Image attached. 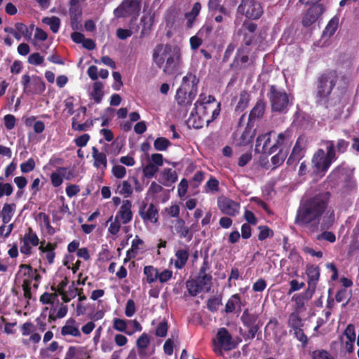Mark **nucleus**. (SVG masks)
<instances>
[{
  "mask_svg": "<svg viewBox=\"0 0 359 359\" xmlns=\"http://www.w3.org/2000/svg\"><path fill=\"white\" fill-rule=\"evenodd\" d=\"M331 194L329 191H321L305 199L297 211L295 224L309 229L311 232L330 229L334 222V212H327Z\"/></svg>",
  "mask_w": 359,
  "mask_h": 359,
  "instance_id": "obj_1",
  "label": "nucleus"
},
{
  "mask_svg": "<svg viewBox=\"0 0 359 359\" xmlns=\"http://www.w3.org/2000/svg\"><path fill=\"white\" fill-rule=\"evenodd\" d=\"M194 105L188 123L197 129L203 128L204 123L208 125L216 119L221 110L220 102H216L213 95L206 97L204 94H201Z\"/></svg>",
  "mask_w": 359,
  "mask_h": 359,
  "instance_id": "obj_2",
  "label": "nucleus"
},
{
  "mask_svg": "<svg viewBox=\"0 0 359 359\" xmlns=\"http://www.w3.org/2000/svg\"><path fill=\"white\" fill-rule=\"evenodd\" d=\"M153 60L158 68L168 75L176 73L182 65L180 48L175 45H158L154 50Z\"/></svg>",
  "mask_w": 359,
  "mask_h": 359,
  "instance_id": "obj_3",
  "label": "nucleus"
},
{
  "mask_svg": "<svg viewBox=\"0 0 359 359\" xmlns=\"http://www.w3.org/2000/svg\"><path fill=\"white\" fill-rule=\"evenodd\" d=\"M339 75L337 70L327 69L320 74L315 81L314 96L318 105L328 107L330 97L337 86Z\"/></svg>",
  "mask_w": 359,
  "mask_h": 359,
  "instance_id": "obj_4",
  "label": "nucleus"
},
{
  "mask_svg": "<svg viewBox=\"0 0 359 359\" xmlns=\"http://www.w3.org/2000/svg\"><path fill=\"white\" fill-rule=\"evenodd\" d=\"M266 96L272 113L285 114L293 104L294 96L276 85L269 86Z\"/></svg>",
  "mask_w": 359,
  "mask_h": 359,
  "instance_id": "obj_5",
  "label": "nucleus"
},
{
  "mask_svg": "<svg viewBox=\"0 0 359 359\" xmlns=\"http://www.w3.org/2000/svg\"><path fill=\"white\" fill-rule=\"evenodd\" d=\"M332 142H327L326 152L323 149H318L313 155L311 163L315 172L320 176H324L332 163L334 162L338 156H334Z\"/></svg>",
  "mask_w": 359,
  "mask_h": 359,
  "instance_id": "obj_6",
  "label": "nucleus"
},
{
  "mask_svg": "<svg viewBox=\"0 0 359 359\" xmlns=\"http://www.w3.org/2000/svg\"><path fill=\"white\" fill-rule=\"evenodd\" d=\"M241 321L243 326L248 330L245 335H243L245 339H253L256 335L261 334L260 328L263 325L259 315L255 311L245 309L241 316Z\"/></svg>",
  "mask_w": 359,
  "mask_h": 359,
  "instance_id": "obj_7",
  "label": "nucleus"
},
{
  "mask_svg": "<svg viewBox=\"0 0 359 359\" xmlns=\"http://www.w3.org/2000/svg\"><path fill=\"white\" fill-rule=\"evenodd\" d=\"M21 84L23 93L26 95H41L46 90V83L42 78L34 75L31 78L28 74L22 75Z\"/></svg>",
  "mask_w": 359,
  "mask_h": 359,
  "instance_id": "obj_8",
  "label": "nucleus"
},
{
  "mask_svg": "<svg viewBox=\"0 0 359 359\" xmlns=\"http://www.w3.org/2000/svg\"><path fill=\"white\" fill-rule=\"evenodd\" d=\"M250 49L241 46L239 47L230 65V68L235 71H241L247 69L248 67L254 66L255 59L252 56L250 57Z\"/></svg>",
  "mask_w": 359,
  "mask_h": 359,
  "instance_id": "obj_9",
  "label": "nucleus"
},
{
  "mask_svg": "<svg viewBox=\"0 0 359 359\" xmlns=\"http://www.w3.org/2000/svg\"><path fill=\"white\" fill-rule=\"evenodd\" d=\"M142 0H123L117 8L114 10V15L116 18H126L130 16H137L141 11Z\"/></svg>",
  "mask_w": 359,
  "mask_h": 359,
  "instance_id": "obj_10",
  "label": "nucleus"
},
{
  "mask_svg": "<svg viewBox=\"0 0 359 359\" xmlns=\"http://www.w3.org/2000/svg\"><path fill=\"white\" fill-rule=\"evenodd\" d=\"M189 294L196 297L202 291L209 292L212 287V276H196L194 279L188 280L186 283Z\"/></svg>",
  "mask_w": 359,
  "mask_h": 359,
  "instance_id": "obj_11",
  "label": "nucleus"
},
{
  "mask_svg": "<svg viewBox=\"0 0 359 359\" xmlns=\"http://www.w3.org/2000/svg\"><path fill=\"white\" fill-rule=\"evenodd\" d=\"M238 12L248 19L257 20L263 15L261 4L256 0H241Z\"/></svg>",
  "mask_w": 359,
  "mask_h": 359,
  "instance_id": "obj_12",
  "label": "nucleus"
},
{
  "mask_svg": "<svg viewBox=\"0 0 359 359\" xmlns=\"http://www.w3.org/2000/svg\"><path fill=\"white\" fill-rule=\"evenodd\" d=\"M16 205L15 203H4L2 208L1 212H0V217H2L3 224L0 226V236H4L8 238L13 228L14 224H10L7 226V231L4 233L6 229V224H8L12 219Z\"/></svg>",
  "mask_w": 359,
  "mask_h": 359,
  "instance_id": "obj_13",
  "label": "nucleus"
},
{
  "mask_svg": "<svg viewBox=\"0 0 359 359\" xmlns=\"http://www.w3.org/2000/svg\"><path fill=\"white\" fill-rule=\"evenodd\" d=\"M292 142V132L291 130L287 129L278 135L276 143L269 149V154L275 153L278 149L289 153Z\"/></svg>",
  "mask_w": 359,
  "mask_h": 359,
  "instance_id": "obj_14",
  "label": "nucleus"
},
{
  "mask_svg": "<svg viewBox=\"0 0 359 359\" xmlns=\"http://www.w3.org/2000/svg\"><path fill=\"white\" fill-rule=\"evenodd\" d=\"M257 29V25L252 22L245 21L243 23L242 29L238 31V34H243V42L244 47H248L257 43L255 32Z\"/></svg>",
  "mask_w": 359,
  "mask_h": 359,
  "instance_id": "obj_15",
  "label": "nucleus"
},
{
  "mask_svg": "<svg viewBox=\"0 0 359 359\" xmlns=\"http://www.w3.org/2000/svg\"><path fill=\"white\" fill-rule=\"evenodd\" d=\"M22 245L20 250L22 254L30 255L32 252V246H37L41 242L36 233L33 231L32 228L29 227L27 232L25 233L22 238Z\"/></svg>",
  "mask_w": 359,
  "mask_h": 359,
  "instance_id": "obj_16",
  "label": "nucleus"
},
{
  "mask_svg": "<svg viewBox=\"0 0 359 359\" xmlns=\"http://www.w3.org/2000/svg\"><path fill=\"white\" fill-rule=\"evenodd\" d=\"M138 212L144 222L156 223L158 221V210L153 203L148 204L143 201L139 208Z\"/></svg>",
  "mask_w": 359,
  "mask_h": 359,
  "instance_id": "obj_17",
  "label": "nucleus"
},
{
  "mask_svg": "<svg viewBox=\"0 0 359 359\" xmlns=\"http://www.w3.org/2000/svg\"><path fill=\"white\" fill-rule=\"evenodd\" d=\"M196 94L195 92H189L187 90L179 88L175 95V100L180 107L181 110L184 111V115L188 112V107L191 105Z\"/></svg>",
  "mask_w": 359,
  "mask_h": 359,
  "instance_id": "obj_18",
  "label": "nucleus"
},
{
  "mask_svg": "<svg viewBox=\"0 0 359 359\" xmlns=\"http://www.w3.org/2000/svg\"><path fill=\"white\" fill-rule=\"evenodd\" d=\"M324 8L322 4H313L306 11L302 19V25L304 27H308L313 25L320 15L323 13Z\"/></svg>",
  "mask_w": 359,
  "mask_h": 359,
  "instance_id": "obj_19",
  "label": "nucleus"
},
{
  "mask_svg": "<svg viewBox=\"0 0 359 359\" xmlns=\"http://www.w3.org/2000/svg\"><path fill=\"white\" fill-rule=\"evenodd\" d=\"M350 170L351 169L345 163H342L332 170L327 176V180L329 182H331L332 185H338L341 182L344 180L343 178L346 177L347 173H350Z\"/></svg>",
  "mask_w": 359,
  "mask_h": 359,
  "instance_id": "obj_20",
  "label": "nucleus"
},
{
  "mask_svg": "<svg viewBox=\"0 0 359 359\" xmlns=\"http://www.w3.org/2000/svg\"><path fill=\"white\" fill-rule=\"evenodd\" d=\"M217 340L218 345L225 351H230L235 348V344L232 341V337L225 327H222L218 330Z\"/></svg>",
  "mask_w": 359,
  "mask_h": 359,
  "instance_id": "obj_21",
  "label": "nucleus"
},
{
  "mask_svg": "<svg viewBox=\"0 0 359 359\" xmlns=\"http://www.w3.org/2000/svg\"><path fill=\"white\" fill-rule=\"evenodd\" d=\"M132 203L129 200H124L117 212L115 218L122 224H128L133 219Z\"/></svg>",
  "mask_w": 359,
  "mask_h": 359,
  "instance_id": "obj_22",
  "label": "nucleus"
},
{
  "mask_svg": "<svg viewBox=\"0 0 359 359\" xmlns=\"http://www.w3.org/2000/svg\"><path fill=\"white\" fill-rule=\"evenodd\" d=\"M266 107V102L262 97L257 99L255 106L250 111L248 122L254 124V121L262 118L265 114Z\"/></svg>",
  "mask_w": 359,
  "mask_h": 359,
  "instance_id": "obj_23",
  "label": "nucleus"
},
{
  "mask_svg": "<svg viewBox=\"0 0 359 359\" xmlns=\"http://www.w3.org/2000/svg\"><path fill=\"white\" fill-rule=\"evenodd\" d=\"M304 154L305 151L302 144L301 143V138L299 137L287 160V164L288 165L296 166L297 163L304 156Z\"/></svg>",
  "mask_w": 359,
  "mask_h": 359,
  "instance_id": "obj_24",
  "label": "nucleus"
},
{
  "mask_svg": "<svg viewBox=\"0 0 359 359\" xmlns=\"http://www.w3.org/2000/svg\"><path fill=\"white\" fill-rule=\"evenodd\" d=\"M218 207L222 213L235 216L238 212L239 205L235 201L225 198L222 201H218Z\"/></svg>",
  "mask_w": 359,
  "mask_h": 359,
  "instance_id": "obj_25",
  "label": "nucleus"
},
{
  "mask_svg": "<svg viewBox=\"0 0 359 359\" xmlns=\"http://www.w3.org/2000/svg\"><path fill=\"white\" fill-rule=\"evenodd\" d=\"M306 273L308 276V290H311L310 296H312L319 280L320 269L317 266L312 265L307 267Z\"/></svg>",
  "mask_w": 359,
  "mask_h": 359,
  "instance_id": "obj_26",
  "label": "nucleus"
},
{
  "mask_svg": "<svg viewBox=\"0 0 359 359\" xmlns=\"http://www.w3.org/2000/svg\"><path fill=\"white\" fill-rule=\"evenodd\" d=\"M199 79L197 76L191 72H188L186 76L182 79V83L180 86V88L187 90L189 92H195L197 94L198 83Z\"/></svg>",
  "mask_w": 359,
  "mask_h": 359,
  "instance_id": "obj_27",
  "label": "nucleus"
},
{
  "mask_svg": "<svg viewBox=\"0 0 359 359\" xmlns=\"http://www.w3.org/2000/svg\"><path fill=\"white\" fill-rule=\"evenodd\" d=\"M175 229L180 238H185L187 241H191L193 232L190 227L186 226L185 221L183 219L178 218L176 220Z\"/></svg>",
  "mask_w": 359,
  "mask_h": 359,
  "instance_id": "obj_28",
  "label": "nucleus"
},
{
  "mask_svg": "<svg viewBox=\"0 0 359 359\" xmlns=\"http://www.w3.org/2000/svg\"><path fill=\"white\" fill-rule=\"evenodd\" d=\"M45 241L41 242V245L39 248V250L41 253H46V259L49 264H52L54 262V259L55 257V250L57 248V243H50L48 242L46 245Z\"/></svg>",
  "mask_w": 359,
  "mask_h": 359,
  "instance_id": "obj_29",
  "label": "nucleus"
},
{
  "mask_svg": "<svg viewBox=\"0 0 359 359\" xmlns=\"http://www.w3.org/2000/svg\"><path fill=\"white\" fill-rule=\"evenodd\" d=\"M159 182L165 187H170L177 180V174L171 168H164L160 175Z\"/></svg>",
  "mask_w": 359,
  "mask_h": 359,
  "instance_id": "obj_30",
  "label": "nucleus"
},
{
  "mask_svg": "<svg viewBox=\"0 0 359 359\" xmlns=\"http://www.w3.org/2000/svg\"><path fill=\"white\" fill-rule=\"evenodd\" d=\"M254 126L253 123L248 122L245 130L239 138V144L241 146H246L250 144L255 135V130L252 129Z\"/></svg>",
  "mask_w": 359,
  "mask_h": 359,
  "instance_id": "obj_31",
  "label": "nucleus"
},
{
  "mask_svg": "<svg viewBox=\"0 0 359 359\" xmlns=\"http://www.w3.org/2000/svg\"><path fill=\"white\" fill-rule=\"evenodd\" d=\"M323 142L326 147H327V142L332 143L335 156L346 152L349 146V142L341 138L337 139L336 142L333 140H324Z\"/></svg>",
  "mask_w": 359,
  "mask_h": 359,
  "instance_id": "obj_32",
  "label": "nucleus"
},
{
  "mask_svg": "<svg viewBox=\"0 0 359 359\" xmlns=\"http://www.w3.org/2000/svg\"><path fill=\"white\" fill-rule=\"evenodd\" d=\"M92 156L94 162L93 165L97 168H102L106 169L107 167V156L103 152H100L99 150L95 147L92 148Z\"/></svg>",
  "mask_w": 359,
  "mask_h": 359,
  "instance_id": "obj_33",
  "label": "nucleus"
},
{
  "mask_svg": "<svg viewBox=\"0 0 359 359\" xmlns=\"http://www.w3.org/2000/svg\"><path fill=\"white\" fill-rule=\"evenodd\" d=\"M310 294L311 290H307L306 292L297 295H294L292 297V300L294 301L296 304L295 309L293 312H297L300 313L302 311L305 310V300L312 297L310 296Z\"/></svg>",
  "mask_w": 359,
  "mask_h": 359,
  "instance_id": "obj_34",
  "label": "nucleus"
},
{
  "mask_svg": "<svg viewBox=\"0 0 359 359\" xmlns=\"http://www.w3.org/2000/svg\"><path fill=\"white\" fill-rule=\"evenodd\" d=\"M81 15L82 11L79 7H71L69 8L71 26L74 30H77L81 27Z\"/></svg>",
  "mask_w": 359,
  "mask_h": 359,
  "instance_id": "obj_35",
  "label": "nucleus"
},
{
  "mask_svg": "<svg viewBox=\"0 0 359 359\" xmlns=\"http://www.w3.org/2000/svg\"><path fill=\"white\" fill-rule=\"evenodd\" d=\"M176 259L175 261V266L176 269H182L186 265L189 253L187 249H180L175 252Z\"/></svg>",
  "mask_w": 359,
  "mask_h": 359,
  "instance_id": "obj_36",
  "label": "nucleus"
},
{
  "mask_svg": "<svg viewBox=\"0 0 359 359\" xmlns=\"http://www.w3.org/2000/svg\"><path fill=\"white\" fill-rule=\"evenodd\" d=\"M250 95L246 90H242L239 95V100L235 107L236 112H243L249 104Z\"/></svg>",
  "mask_w": 359,
  "mask_h": 359,
  "instance_id": "obj_37",
  "label": "nucleus"
},
{
  "mask_svg": "<svg viewBox=\"0 0 359 359\" xmlns=\"http://www.w3.org/2000/svg\"><path fill=\"white\" fill-rule=\"evenodd\" d=\"M144 274L146 276V281L149 284L155 283L159 276L158 269L151 265L144 266Z\"/></svg>",
  "mask_w": 359,
  "mask_h": 359,
  "instance_id": "obj_38",
  "label": "nucleus"
},
{
  "mask_svg": "<svg viewBox=\"0 0 359 359\" xmlns=\"http://www.w3.org/2000/svg\"><path fill=\"white\" fill-rule=\"evenodd\" d=\"M205 193H217L219 191V182L214 176L210 175L208 180L206 182L204 187Z\"/></svg>",
  "mask_w": 359,
  "mask_h": 359,
  "instance_id": "obj_39",
  "label": "nucleus"
},
{
  "mask_svg": "<svg viewBox=\"0 0 359 359\" xmlns=\"http://www.w3.org/2000/svg\"><path fill=\"white\" fill-rule=\"evenodd\" d=\"M299 314L300 313L297 312H292L289 316L287 325L293 330L304 326V323Z\"/></svg>",
  "mask_w": 359,
  "mask_h": 359,
  "instance_id": "obj_40",
  "label": "nucleus"
},
{
  "mask_svg": "<svg viewBox=\"0 0 359 359\" xmlns=\"http://www.w3.org/2000/svg\"><path fill=\"white\" fill-rule=\"evenodd\" d=\"M241 300L238 294H234L228 299L225 305V312L226 313H233L235 311L236 306H241Z\"/></svg>",
  "mask_w": 359,
  "mask_h": 359,
  "instance_id": "obj_41",
  "label": "nucleus"
},
{
  "mask_svg": "<svg viewBox=\"0 0 359 359\" xmlns=\"http://www.w3.org/2000/svg\"><path fill=\"white\" fill-rule=\"evenodd\" d=\"M339 25V18L337 17L332 18L326 25L324 31L323 36L331 37L337 31Z\"/></svg>",
  "mask_w": 359,
  "mask_h": 359,
  "instance_id": "obj_42",
  "label": "nucleus"
},
{
  "mask_svg": "<svg viewBox=\"0 0 359 359\" xmlns=\"http://www.w3.org/2000/svg\"><path fill=\"white\" fill-rule=\"evenodd\" d=\"M103 85L100 81H96L93 84L91 95L97 104L101 102L104 93L102 91Z\"/></svg>",
  "mask_w": 359,
  "mask_h": 359,
  "instance_id": "obj_43",
  "label": "nucleus"
},
{
  "mask_svg": "<svg viewBox=\"0 0 359 359\" xmlns=\"http://www.w3.org/2000/svg\"><path fill=\"white\" fill-rule=\"evenodd\" d=\"M67 168L65 167H60L57 168V172H53L50 175L51 184L54 187H58L62 184L63 180L62 175H65Z\"/></svg>",
  "mask_w": 359,
  "mask_h": 359,
  "instance_id": "obj_44",
  "label": "nucleus"
},
{
  "mask_svg": "<svg viewBox=\"0 0 359 359\" xmlns=\"http://www.w3.org/2000/svg\"><path fill=\"white\" fill-rule=\"evenodd\" d=\"M79 116V114H77L75 116L72 118V128L75 131H86L88 128L93 126V121H86L83 123H79L77 121V118Z\"/></svg>",
  "mask_w": 359,
  "mask_h": 359,
  "instance_id": "obj_45",
  "label": "nucleus"
},
{
  "mask_svg": "<svg viewBox=\"0 0 359 359\" xmlns=\"http://www.w3.org/2000/svg\"><path fill=\"white\" fill-rule=\"evenodd\" d=\"M42 22L50 26V30L53 33H57L60 27V19L57 16H52L50 18L46 17L42 19Z\"/></svg>",
  "mask_w": 359,
  "mask_h": 359,
  "instance_id": "obj_46",
  "label": "nucleus"
},
{
  "mask_svg": "<svg viewBox=\"0 0 359 359\" xmlns=\"http://www.w3.org/2000/svg\"><path fill=\"white\" fill-rule=\"evenodd\" d=\"M150 342L149 337L147 333H143L137 339V346L139 350V355L140 356L144 355V351L147 348Z\"/></svg>",
  "mask_w": 359,
  "mask_h": 359,
  "instance_id": "obj_47",
  "label": "nucleus"
},
{
  "mask_svg": "<svg viewBox=\"0 0 359 359\" xmlns=\"http://www.w3.org/2000/svg\"><path fill=\"white\" fill-rule=\"evenodd\" d=\"M351 297V291H348L346 288H341L337 291L335 295V299L337 302L346 301V302L342 305L344 307H345L348 304Z\"/></svg>",
  "mask_w": 359,
  "mask_h": 359,
  "instance_id": "obj_48",
  "label": "nucleus"
},
{
  "mask_svg": "<svg viewBox=\"0 0 359 359\" xmlns=\"http://www.w3.org/2000/svg\"><path fill=\"white\" fill-rule=\"evenodd\" d=\"M118 193L125 197H130L133 192L130 182L128 180H124L118 186Z\"/></svg>",
  "mask_w": 359,
  "mask_h": 359,
  "instance_id": "obj_49",
  "label": "nucleus"
},
{
  "mask_svg": "<svg viewBox=\"0 0 359 359\" xmlns=\"http://www.w3.org/2000/svg\"><path fill=\"white\" fill-rule=\"evenodd\" d=\"M61 334L62 336L71 335L73 337H80L81 332L76 326L65 325L61 328Z\"/></svg>",
  "mask_w": 359,
  "mask_h": 359,
  "instance_id": "obj_50",
  "label": "nucleus"
},
{
  "mask_svg": "<svg viewBox=\"0 0 359 359\" xmlns=\"http://www.w3.org/2000/svg\"><path fill=\"white\" fill-rule=\"evenodd\" d=\"M171 142L165 137H157L154 142V147L157 151H165L170 146Z\"/></svg>",
  "mask_w": 359,
  "mask_h": 359,
  "instance_id": "obj_51",
  "label": "nucleus"
},
{
  "mask_svg": "<svg viewBox=\"0 0 359 359\" xmlns=\"http://www.w3.org/2000/svg\"><path fill=\"white\" fill-rule=\"evenodd\" d=\"M222 304V297L212 296L207 302V308L211 312H216Z\"/></svg>",
  "mask_w": 359,
  "mask_h": 359,
  "instance_id": "obj_52",
  "label": "nucleus"
},
{
  "mask_svg": "<svg viewBox=\"0 0 359 359\" xmlns=\"http://www.w3.org/2000/svg\"><path fill=\"white\" fill-rule=\"evenodd\" d=\"M141 25H142V29L140 32V37L143 38L145 35L149 33L151 29V18L147 16H143L141 18Z\"/></svg>",
  "mask_w": 359,
  "mask_h": 359,
  "instance_id": "obj_53",
  "label": "nucleus"
},
{
  "mask_svg": "<svg viewBox=\"0 0 359 359\" xmlns=\"http://www.w3.org/2000/svg\"><path fill=\"white\" fill-rule=\"evenodd\" d=\"M341 181L343 188L346 189H352L355 186L353 170H350V173H347Z\"/></svg>",
  "mask_w": 359,
  "mask_h": 359,
  "instance_id": "obj_54",
  "label": "nucleus"
},
{
  "mask_svg": "<svg viewBox=\"0 0 359 359\" xmlns=\"http://www.w3.org/2000/svg\"><path fill=\"white\" fill-rule=\"evenodd\" d=\"M259 233L258 234V239L261 241H264L268 238H271L273 236V230L270 229L268 226H259Z\"/></svg>",
  "mask_w": 359,
  "mask_h": 359,
  "instance_id": "obj_55",
  "label": "nucleus"
},
{
  "mask_svg": "<svg viewBox=\"0 0 359 359\" xmlns=\"http://www.w3.org/2000/svg\"><path fill=\"white\" fill-rule=\"evenodd\" d=\"M312 359H335L327 351L318 349L311 352Z\"/></svg>",
  "mask_w": 359,
  "mask_h": 359,
  "instance_id": "obj_56",
  "label": "nucleus"
},
{
  "mask_svg": "<svg viewBox=\"0 0 359 359\" xmlns=\"http://www.w3.org/2000/svg\"><path fill=\"white\" fill-rule=\"evenodd\" d=\"M168 330V324L166 320H163L159 323L156 327L155 334L158 337H165Z\"/></svg>",
  "mask_w": 359,
  "mask_h": 359,
  "instance_id": "obj_57",
  "label": "nucleus"
},
{
  "mask_svg": "<svg viewBox=\"0 0 359 359\" xmlns=\"http://www.w3.org/2000/svg\"><path fill=\"white\" fill-rule=\"evenodd\" d=\"M158 171V168L157 166L154 165L153 163H149L146 165L142 170L144 176L148 179L152 178Z\"/></svg>",
  "mask_w": 359,
  "mask_h": 359,
  "instance_id": "obj_58",
  "label": "nucleus"
},
{
  "mask_svg": "<svg viewBox=\"0 0 359 359\" xmlns=\"http://www.w3.org/2000/svg\"><path fill=\"white\" fill-rule=\"evenodd\" d=\"M288 153L279 150L278 154L272 156L271 163L275 167L280 165L285 160Z\"/></svg>",
  "mask_w": 359,
  "mask_h": 359,
  "instance_id": "obj_59",
  "label": "nucleus"
},
{
  "mask_svg": "<svg viewBox=\"0 0 359 359\" xmlns=\"http://www.w3.org/2000/svg\"><path fill=\"white\" fill-rule=\"evenodd\" d=\"M270 135L271 133H266L265 134L259 135V141H263V144L261 148V153L269 154V144L271 142Z\"/></svg>",
  "mask_w": 359,
  "mask_h": 359,
  "instance_id": "obj_60",
  "label": "nucleus"
},
{
  "mask_svg": "<svg viewBox=\"0 0 359 359\" xmlns=\"http://www.w3.org/2000/svg\"><path fill=\"white\" fill-rule=\"evenodd\" d=\"M36 163L32 158H29L25 162L20 164V170L22 173H28L34 170Z\"/></svg>",
  "mask_w": 359,
  "mask_h": 359,
  "instance_id": "obj_61",
  "label": "nucleus"
},
{
  "mask_svg": "<svg viewBox=\"0 0 359 359\" xmlns=\"http://www.w3.org/2000/svg\"><path fill=\"white\" fill-rule=\"evenodd\" d=\"M27 62L30 65L39 66L43 65L44 62V57L41 56L39 53H34L29 55Z\"/></svg>",
  "mask_w": 359,
  "mask_h": 359,
  "instance_id": "obj_62",
  "label": "nucleus"
},
{
  "mask_svg": "<svg viewBox=\"0 0 359 359\" xmlns=\"http://www.w3.org/2000/svg\"><path fill=\"white\" fill-rule=\"evenodd\" d=\"M295 337L302 343V346L305 348L308 344V337L304 332L302 327L294 330Z\"/></svg>",
  "mask_w": 359,
  "mask_h": 359,
  "instance_id": "obj_63",
  "label": "nucleus"
},
{
  "mask_svg": "<svg viewBox=\"0 0 359 359\" xmlns=\"http://www.w3.org/2000/svg\"><path fill=\"white\" fill-rule=\"evenodd\" d=\"M111 172L116 178L122 179L126 175V169L123 165H116L112 167Z\"/></svg>",
  "mask_w": 359,
  "mask_h": 359,
  "instance_id": "obj_64",
  "label": "nucleus"
}]
</instances>
